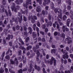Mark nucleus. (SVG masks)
<instances>
[{"instance_id":"nucleus-1","label":"nucleus","mask_w":73,"mask_h":73,"mask_svg":"<svg viewBox=\"0 0 73 73\" xmlns=\"http://www.w3.org/2000/svg\"><path fill=\"white\" fill-rule=\"evenodd\" d=\"M21 14L20 13H19L18 14V16L19 17H20V18H19L18 19L19 20V23L20 24L22 22V20H23V16L21 15L20 16Z\"/></svg>"},{"instance_id":"nucleus-2","label":"nucleus","mask_w":73,"mask_h":73,"mask_svg":"<svg viewBox=\"0 0 73 73\" xmlns=\"http://www.w3.org/2000/svg\"><path fill=\"white\" fill-rule=\"evenodd\" d=\"M11 9L12 11H14L15 12H17V8H15V5L12 6L11 7Z\"/></svg>"},{"instance_id":"nucleus-3","label":"nucleus","mask_w":73,"mask_h":73,"mask_svg":"<svg viewBox=\"0 0 73 73\" xmlns=\"http://www.w3.org/2000/svg\"><path fill=\"white\" fill-rule=\"evenodd\" d=\"M31 3H32V1L31 0H28L27 1H26V5H29V4H31Z\"/></svg>"},{"instance_id":"nucleus-4","label":"nucleus","mask_w":73,"mask_h":73,"mask_svg":"<svg viewBox=\"0 0 73 73\" xmlns=\"http://www.w3.org/2000/svg\"><path fill=\"white\" fill-rule=\"evenodd\" d=\"M46 25L47 27H48L49 26H50V27H51V26L52 25V22L50 21L48 22Z\"/></svg>"},{"instance_id":"nucleus-5","label":"nucleus","mask_w":73,"mask_h":73,"mask_svg":"<svg viewBox=\"0 0 73 73\" xmlns=\"http://www.w3.org/2000/svg\"><path fill=\"white\" fill-rule=\"evenodd\" d=\"M35 69H36L38 71H40V67L39 66H37L36 64L35 65Z\"/></svg>"},{"instance_id":"nucleus-6","label":"nucleus","mask_w":73,"mask_h":73,"mask_svg":"<svg viewBox=\"0 0 73 73\" xmlns=\"http://www.w3.org/2000/svg\"><path fill=\"white\" fill-rule=\"evenodd\" d=\"M42 14L43 15H45V14L47 15L48 14V11H45L44 10H43L42 11V13H40V15H42Z\"/></svg>"},{"instance_id":"nucleus-7","label":"nucleus","mask_w":73,"mask_h":73,"mask_svg":"<svg viewBox=\"0 0 73 73\" xmlns=\"http://www.w3.org/2000/svg\"><path fill=\"white\" fill-rule=\"evenodd\" d=\"M36 11L37 12H41V7L38 6L37 7Z\"/></svg>"},{"instance_id":"nucleus-8","label":"nucleus","mask_w":73,"mask_h":73,"mask_svg":"<svg viewBox=\"0 0 73 73\" xmlns=\"http://www.w3.org/2000/svg\"><path fill=\"white\" fill-rule=\"evenodd\" d=\"M32 35L33 38H36L37 36V33L35 32H33L32 33Z\"/></svg>"},{"instance_id":"nucleus-9","label":"nucleus","mask_w":73,"mask_h":73,"mask_svg":"<svg viewBox=\"0 0 73 73\" xmlns=\"http://www.w3.org/2000/svg\"><path fill=\"white\" fill-rule=\"evenodd\" d=\"M69 58V56L68 55H63V58L65 59L66 58L68 59Z\"/></svg>"},{"instance_id":"nucleus-10","label":"nucleus","mask_w":73,"mask_h":73,"mask_svg":"<svg viewBox=\"0 0 73 73\" xmlns=\"http://www.w3.org/2000/svg\"><path fill=\"white\" fill-rule=\"evenodd\" d=\"M21 13L22 14H25L26 13V14H28V11L25 10V11H23L22 10H21Z\"/></svg>"},{"instance_id":"nucleus-11","label":"nucleus","mask_w":73,"mask_h":73,"mask_svg":"<svg viewBox=\"0 0 73 73\" xmlns=\"http://www.w3.org/2000/svg\"><path fill=\"white\" fill-rule=\"evenodd\" d=\"M5 51H4L2 53V55L1 56V60H3V59H4V57L5 56Z\"/></svg>"},{"instance_id":"nucleus-12","label":"nucleus","mask_w":73,"mask_h":73,"mask_svg":"<svg viewBox=\"0 0 73 73\" xmlns=\"http://www.w3.org/2000/svg\"><path fill=\"white\" fill-rule=\"evenodd\" d=\"M46 4H48L49 3H50V0H44Z\"/></svg>"},{"instance_id":"nucleus-13","label":"nucleus","mask_w":73,"mask_h":73,"mask_svg":"<svg viewBox=\"0 0 73 73\" xmlns=\"http://www.w3.org/2000/svg\"><path fill=\"white\" fill-rule=\"evenodd\" d=\"M53 10H54V12L55 13H57V12L58 13H60L59 11H58V9H56L55 8Z\"/></svg>"},{"instance_id":"nucleus-14","label":"nucleus","mask_w":73,"mask_h":73,"mask_svg":"<svg viewBox=\"0 0 73 73\" xmlns=\"http://www.w3.org/2000/svg\"><path fill=\"white\" fill-rule=\"evenodd\" d=\"M11 38V35L9 34L7 36V37H6V40H9Z\"/></svg>"},{"instance_id":"nucleus-15","label":"nucleus","mask_w":73,"mask_h":73,"mask_svg":"<svg viewBox=\"0 0 73 73\" xmlns=\"http://www.w3.org/2000/svg\"><path fill=\"white\" fill-rule=\"evenodd\" d=\"M10 64H11V65H13V64H15V62L13 61V60H12V59H10Z\"/></svg>"},{"instance_id":"nucleus-16","label":"nucleus","mask_w":73,"mask_h":73,"mask_svg":"<svg viewBox=\"0 0 73 73\" xmlns=\"http://www.w3.org/2000/svg\"><path fill=\"white\" fill-rule=\"evenodd\" d=\"M52 4H51L50 6L52 9H55V7H54V4L53 3H52Z\"/></svg>"},{"instance_id":"nucleus-17","label":"nucleus","mask_w":73,"mask_h":73,"mask_svg":"<svg viewBox=\"0 0 73 73\" xmlns=\"http://www.w3.org/2000/svg\"><path fill=\"white\" fill-rule=\"evenodd\" d=\"M8 12L9 15V16H12V13H11V10L8 9Z\"/></svg>"},{"instance_id":"nucleus-18","label":"nucleus","mask_w":73,"mask_h":73,"mask_svg":"<svg viewBox=\"0 0 73 73\" xmlns=\"http://www.w3.org/2000/svg\"><path fill=\"white\" fill-rule=\"evenodd\" d=\"M32 46H28L26 48L27 50H29L30 49H32Z\"/></svg>"},{"instance_id":"nucleus-19","label":"nucleus","mask_w":73,"mask_h":73,"mask_svg":"<svg viewBox=\"0 0 73 73\" xmlns=\"http://www.w3.org/2000/svg\"><path fill=\"white\" fill-rule=\"evenodd\" d=\"M19 49H22V50H26V49L24 48V47L22 46H20V47H19Z\"/></svg>"},{"instance_id":"nucleus-20","label":"nucleus","mask_w":73,"mask_h":73,"mask_svg":"<svg viewBox=\"0 0 73 73\" xmlns=\"http://www.w3.org/2000/svg\"><path fill=\"white\" fill-rule=\"evenodd\" d=\"M36 54L37 55V57H39L40 56V54L38 50H37V51Z\"/></svg>"},{"instance_id":"nucleus-21","label":"nucleus","mask_w":73,"mask_h":73,"mask_svg":"<svg viewBox=\"0 0 73 73\" xmlns=\"http://www.w3.org/2000/svg\"><path fill=\"white\" fill-rule=\"evenodd\" d=\"M63 53L64 55H68V52L66 50H65L63 51Z\"/></svg>"},{"instance_id":"nucleus-22","label":"nucleus","mask_w":73,"mask_h":73,"mask_svg":"<svg viewBox=\"0 0 73 73\" xmlns=\"http://www.w3.org/2000/svg\"><path fill=\"white\" fill-rule=\"evenodd\" d=\"M4 72V70H3V69L2 67H1V69L0 70V73H3Z\"/></svg>"},{"instance_id":"nucleus-23","label":"nucleus","mask_w":73,"mask_h":73,"mask_svg":"<svg viewBox=\"0 0 73 73\" xmlns=\"http://www.w3.org/2000/svg\"><path fill=\"white\" fill-rule=\"evenodd\" d=\"M15 3H16L17 4L19 5V3H20V1H19V0H16V1H15Z\"/></svg>"},{"instance_id":"nucleus-24","label":"nucleus","mask_w":73,"mask_h":73,"mask_svg":"<svg viewBox=\"0 0 73 73\" xmlns=\"http://www.w3.org/2000/svg\"><path fill=\"white\" fill-rule=\"evenodd\" d=\"M67 19V17L66 15H64L63 17V20L64 21L65 20V19Z\"/></svg>"},{"instance_id":"nucleus-25","label":"nucleus","mask_w":73,"mask_h":73,"mask_svg":"<svg viewBox=\"0 0 73 73\" xmlns=\"http://www.w3.org/2000/svg\"><path fill=\"white\" fill-rule=\"evenodd\" d=\"M5 58L6 59H7L9 60L10 59V56L9 55H7L5 56Z\"/></svg>"},{"instance_id":"nucleus-26","label":"nucleus","mask_w":73,"mask_h":73,"mask_svg":"<svg viewBox=\"0 0 73 73\" xmlns=\"http://www.w3.org/2000/svg\"><path fill=\"white\" fill-rule=\"evenodd\" d=\"M68 44H71L72 42V40H71V39H69L68 41Z\"/></svg>"},{"instance_id":"nucleus-27","label":"nucleus","mask_w":73,"mask_h":73,"mask_svg":"<svg viewBox=\"0 0 73 73\" xmlns=\"http://www.w3.org/2000/svg\"><path fill=\"white\" fill-rule=\"evenodd\" d=\"M62 30L63 32H65V26H62Z\"/></svg>"},{"instance_id":"nucleus-28","label":"nucleus","mask_w":73,"mask_h":73,"mask_svg":"<svg viewBox=\"0 0 73 73\" xmlns=\"http://www.w3.org/2000/svg\"><path fill=\"white\" fill-rule=\"evenodd\" d=\"M52 53H56V49H53L51 50V52Z\"/></svg>"},{"instance_id":"nucleus-29","label":"nucleus","mask_w":73,"mask_h":73,"mask_svg":"<svg viewBox=\"0 0 73 73\" xmlns=\"http://www.w3.org/2000/svg\"><path fill=\"white\" fill-rule=\"evenodd\" d=\"M18 21H18V19H17V18H16L15 20V23L17 24H18Z\"/></svg>"},{"instance_id":"nucleus-30","label":"nucleus","mask_w":73,"mask_h":73,"mask_svg":"<svg viewBox=\"0 0 73 73\" xmlns=\"http://www.w3.org/2000/svg\"><path fill=\"white\" fill-rule=\"evenodd\" d=\"M31 22L33 23H34L35 22V19H33V18L32 17L31 18Z\"/></svg>"},{"instance_id":"nucleus-31","label":"nucleus","mask_w":73,"mask_h":73,"mask_svg":"<svg viewBox=\"0 0 73 73\" xmlns=\"http://www.w3.org/2000/svg\"><path fill=\"white\" fill-rule=\"evenodd\" d=\"M29 40V37H27V38H26L25 39V42H28Z\"/></svg>"},{"instance_id":"nucleus-32","label":"nucleus","mask_w":73,"mask_h":73,"mask_svg":"<svg viewBox=\"0 0 73 73\" xmlns=\"http://www.w3.org/2000/svg\"><path fill=\"white\" fill-rule=\"evenodd\" d=\"M68 4L70 5H72V1H71V0H68Z\"/></svg>"},{"instance_id":"nucleus-33","label":"nucleus","mask_w":73,"mask_h":73,"mask_svg":"<svg viewBox=\"0 0 73 73\" xmlns=\"http://www.w3.org/2000/svg\"><path fill=\"white\" fill-rule=\"evenodd\" d=\"M58 35V32L57 31H55L54 32V35L55 36H57Z\"/></svg>"},{"instance_id":"nucleus-34","label":"nucleus","mask_w":73,"mask_h":73,"mask_svg":"<svg viewBox=\"0 0 73 73\" xmlns=\"http://www.w3.org/2000/svg\"><path fill=\"white\" fill-rule=\"evenodd\" d=\"M65 37V34L63 33L62 34V38H64Z\"/></svg>"},{"instance_id":"nucleus-35","label":"nucleus","mask_w":73,"mask_h":73,"mask_svg":"<svg viewBox=\"0 0 73 73\" xmlns=\"http://www.w3.org/2000/svg\"><path fill=\"white\" fill-rule=\"evenodd\" d=\"M2 3L3 5H5V4H6L5 0H3Z\"/></svg>"},{"instance_id":"nucleus-36","label":"nucleus","mask_w":73,"mask_h":73,"mask_svg":"<svg viewBox=\"0 0 73 73\" xmlns=\"http://www.w3.org/2000/svg\"><path fill=\"white\" fill-rule=\"evenodd\" d=\"M34 51L35 53H36L37 48L36 47H34L33 48Z\"/></svg>"},{"instance_id":"nucleus-37","label":"nucleus","mask_w":73,"mask_h":73,"mask_svg":"<svg viewBox=\"0 0 73 73\" xmlns=\"http://www.w3.org/2000/svg\"><path fill=\"white\" fill-rule=\"evenodd\" d=\"M33 18L34 19L37 20V16H35V15H34L33 17Z\"/></svg>"},{"instance_id":"nucleus-38","label":"nucleus","mask_w":73,"mask_h":73,"mask_svg":"<svg viewBox=\"0 0 73 73\" xmlns=\"http://www.w3.org/2000/svg\"><path fill=\"white\" fill-rule=\"evenodd\" d=\"M24 35L26 36H28V33L27 31H26L24 32Z\"/></svg>"},{"instance_id":"nucleus-39","label":"nucleus","mask_w":73,"mask_h":73,"mask_svg":"<svg viewBox=\"0 0 73 73\" xmlns=\"http://www.w3.org/2000/svg\"><path fill=\"white\" fill-rule=\"evenodd\" d=\"M23 70L22 69H21L20 70H18L19 73H23Z\"/></svg>"},{"instance_id":"nucleus-40","label":"nucleus","mask_w":73,"mask_h":73,"mask_svg":"<svg viewBox=\"0 0 73 73\" xmlns=\"http://www.w3.org/2000/svg\"><path fill=\"white\" fill-rule=\"evenodd\" d=\"M44 62L45 63H46V64H49V60H45Z\"/></svg>"},{"instance_id":"nucleus-41","label":"nucleus","mask_w":73,"mask_h":73,"mask_svg":"<svg viewBox=\"0 0 73 73\" xmlns=\"http://www.w3.org/2000/svg\"><path fill=\"white\" fill-rule=\"evenodd\" d=\"M23 20L24 21H27V18L25 16H24L23 17Z\"/></svg>"},{"instance_id":"nucleus-42","label":"nucleus","mask_w":73,"mask_h":73,"mask_svg":"<svg viewBox=\"0 0 73 73\" xmlns=\"http://www.w3.org/2000/svg\"><path fill=\"white\" fill-rule=\"evenodd\" d=\"M40 34H41L42 35H44L45 33H44V32L42 31H40Z\"/></svg>"},{"instance_id":"nucleus-43","label":"nucleus","mask_w":73,"mask_h":73,"mask_svg":"<svg viewBox=\"0 0 73 73\" xmlns=\"http://www.w3.org/2000/svg\"><path fill=\"white\" fill-rule=\"evenodd\" d=\"M42 29H45V28H46V25H42Z\"/></svg>"},{"instance_id":"nucleus-44","label":"nucleus","mask_w":73,"mask_h":73,"mask_svg":"<svg viewBox=\"0 0 73 73\" xmlns=\"http://www.w3.org/2000/svg\"><path fill=\"white\" fill-rule=\"evenodd\" d=\"M54 66H56V59L54 60Z\"/></svg>"},{"instance_id":"nucleus-45","label":"nucleus","mask_w":73,"mask_h":73,"mask_svg":"<svg viewBox=\"0 0 73 73\" xmlns=\"http://www.w3.org/2000/svg\"><path fill=\"white\" fill-rule=\"evenodd\" d=\"M42 42H45L46 41L45 38H43L42 39Z\"/></svg>"},{"instance_id":"nucleus-46","label":"nucleus","mask_w":73,"mask_h":73,"mask_svg":"<svg viewBox=\"0 0 73 73\" xmlns=\"http://www.w3.org/2000/svg\"><path fill=\"white\" fill-rule=\"evenodd\" d=\"M20 42L21 43L22 45H24V42H23V41L22 40H20Z\"/></svg>"},{"instance_id":"nucleus-47","label":"nucleus","mask_w":73,"mask_h":73,"mask_svg":"<svg viewBox=\"0 0 73 73\" xmlns=\"http://www.w3.org/2000/svg\"><path fill=\"white\" fill-rule=\"evenodd\" d=\"M10 50L9 49L8 50V51L6 52V55H7V54H9V53Z\"/></svg>"},{"instance_id":"nucleus-48","label":"nucleus","mask_w":73,"mask_h":73,"mask_svg":"<svg viewBox=\"0 0 73 73\" xmlns=\"http://www.w3.org/2000/svg\"><path fill=\"white\" fill-rule=\"evenodd\" d=\"M16 29H17V30H19V25H17L16 26Z\"/></svg>"},{"instance_id":"nucleus-49","label":"nucleus","mask_w":73,"mask_h":73,"mask_svg":"<svg viewBox=\"0 0 73 73\" xmlns=\"http://www.w3.org/2000/svg\"><path fill=\"white\" fill-rule=\"evenodd\" d=\"M42 54L43 56H45V55H46V54H45V51H44V50H43L42 51Z\"/></svg>"},{"instance_id":"nucleus-50","label":"nucleus","mask_w":73,"mask_h":73,"mask_svg":"<svg viewBox=\"0 0 73 73\" xmlns=\"http://www.w3.org/2000/svg\"><path fill=\"white\" fill-rule=\"evenodd\" d=\"M42 71L44 73H47L46 71H45V69L44 68H43Z\"/></svg>"},{"instance_id":"nucleus-51","label":"nucleus","mask_w":73,"mask_h":73,"mask_svg":"<svg viewBox=\"0 0 73 73\" xmlns=\"http://www.w3.org/2000/svg\"><path fill=\"white\" fill-rule=\"evenodd\" d=\"M9 45L10 46H12V42H9Z\"/></svg>"},{"instance_id":"nucleus-52","label":"nucleus","mask_w":73,"mask_h":73,"mask_svg":"<svg viewBox=\"0 0 73 73\" xmlns=\"http://www.w3.org/2000/svg\"><path fill=\"white\" fill-rule=\"evenodd\" d=\"M60 69H64V67L63 66V65L62 64H61L60 66Z\"/></svg>"},{"instance_id":"nucleus-53","label":"nucleus","mask_w":73,"mask_h":73,"mask_svg":"<svg viewBox=\"0 0 73 73\" xmlns=\"http://www.w3.org/2000/svg\"><path fill=\"white\" fill-rule=\"evenodd\" d=\"M46 59H47V60L49 58V55L48 54H47L46 56Z\"/></svg>"},{"instance_id":"nucleus-54","label":"nucleus","mask_w":73,"mask_h":73,"mask_svg":"<svg viewBox=\"0 0 73 73\" xmlns=\"http://www.w3.org/2000/svg\"><path fill=\"white\" fill-rule=\"evenodd\" d=\"M68 9V10H70L71 9V7L70 5H68L67 6Z\"/></svg>"},{"instance_id":"nucleus-55","label":"nucleus","mask_w":73,"mask_h":73,"mask_svg":"<svg viewBox=\"0 0 73 73\" xmlns=\"http://www.w3.org/2000/svg\"><path fill=\"white\" fill-rule=\"evenodd\" d=\"M5 12L6 16H8V12H7V10H5Z\"/></svg>"},{"instance_id":"nucleus-56","label":"nucleus","mask_w":73,"mask_h":73,"mask_svg":"<svg viewBox=\"0 0 73 73\" xmlns=\"http://www.w3.org/2000/svg\"><path fill=\"white\" fill-rule=\"evenodd\" d=\"M70 39H71V38H70V37H68V38H67L66 39V41H68V40H70Z\"/></svg>"},{"instance_id":"nucleus-57","label":"nucleus","mask_w":73,"mask_h":73,"mask_svg":"<svg viewBox=\"0 0 73 73\" xmlns=\"http://www.w3.org/2000/svg\"><path fill=\"white\" fill-rule=\"evenodd\" d=\"M19 68H22V67H23V64L21 63L20 65L19 66Z\"/></svg>"},{"instance_id":"nucleus-58","label":"nucleus","mask_w":73,"mask_h":73,"mask_svg":"<svg viewBox=\"0 0 73 73\" xmlns=\"http://www.w3.org/2000/svg\"><path fill=\"white\" fill-rule=\"evenodd\" d=\"M65 73H71L70 71V70H68V71H65Z\"/></svg>"},{"instance_id":"nucleus-59","label":"nucleus","mask_w":73,"mask_h":73,"mask_svg":"<svg viewBox=\"0 0 73 73\" xmlns=\"http://www.w3.org/2000/svg\"><path fill=\"white\" fill-rule=\"evenodd\" d=\"M3 44H6V41L4 39H3Z\"/></svg>"},{"instance_id":"nucleus-60","label":"nucleus","mask_w":73,"mask_h":73,"mask_svg":"<svg viewBox=\"0 0 73 73\" xmlns=\"http://www.w3.org/2000/svg\"><path fill=\"white\" fill-rule=\"evenodd\" d=\"M27 27L25 26L23 28V29L25 31H27Z\"/></svg>"},{"instance_id":"nucleus-61","label":"nucleus","mask_w":73,"mask_h":73,"mask_svg":"<svg viewBox=\"0 0 73 73\" xmlns=\"http://www.w3.org/2000/svg\"><path fill=\"white\" fill-rule=\"evenodd\" d=\"M32 66H33V64H30V68L31 69H32Z\"/></svg>"},{"instance_id":"nucleus-62","label":"nucleus","mask_w":73,"mask_h":73,"mask_svg":"<svg viewBox=\"0 0 73 73\" xmlns=\"http://www.w3.org/2000/svg\"><path fill=\"white\" fill-rule=\"evenodd\" d=\"M58 16L60 19H62V15H59Z\"/></svg>"},{"instance_id":"nucleus-63","label":"nucleus","mask_w":73,"mask_h":73,"mask_svg":"<svg viewBox=\"0 0 73 73\" xmlns=\"http://www.w3.org/2000/svg\"><path fill=\"white\" fill-rule=\"evenodd\" d=\"M36 30L37 32H39V28L38 27H36Z\"/></svg>"},{"instance_id":"nucleus-64","label":"nucleus","mask_w":73,"mask_h":73,"mask_svg":"<svg viewBox=\"0 0 73 73\" xmlns=\"http://www.w3.org/2000/svg\"><path fill=\"white\" fill-rule=\"evenodd\" d=\"M49 63L50 65H52V64H53V61L51 60L49 61Z\"/></svg>"}]
</instances>
